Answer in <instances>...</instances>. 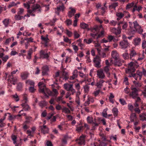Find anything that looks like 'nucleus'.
<instances>
[{"instance_id":"obj_55","label":"nucleus","mask_w":146,"mask_h":146,"mask_svg":"<svg viewBox=\"0 0 146 146\" xmlns=\"http://www.w3.org/2000/svg\"><path fill=\"white\" fill-rule=\"evenodd\" d=\"M17 116L16 115H12L9 116V119L10 120H13L16 118Z\"/></svg>"},{"instance_id":"obj_28","label":"nucleus","mask_w":146,"mask_h":146,"mask_svg":"<svg viewBox=\"0 0 146 146\" xmlns=\"http://www.w3.org/2000/svg\"><path fill=\"white\" fill-rule=\"evenodd\" d=\"M23 128L24 131H25L29 127V123L24 122L22 124Z\"/></svg>"},{"instance_id":"obj_7","label":"nucleus","mask_w":146,"mask_h":146,"mask_svg":"<svg viewBox=\"0 0 146 146\" xmlns=\"http://www.w3.org/2000/svg\"><path fill=\"white\" fill-rule=\"evenodd\" d=\"M129 43L126 40H123L119 42V45L121 48L123 49H125L129 45Z\"/></svg>"},{"instance_id":"obj_45","label":"nucleus","mask_w":146,"mask_h":146,"mask_svg":"<svg viewBox=\"0 0 146 146\" xmlns=\"http://www.w3.org/2000/svg\"><path fill=\"white\" fill-rule=\"evenodd\" d=\"M20 15H15V19L16 20H20L22 18H23V16H20Z\"/></svg>"},{"instance_id":"obj_5","label":"nucleus","mask_w":146,"mask_h":146,"mask_svg":"<svg viewBox=\"0 0 146 146\" xmlns=\"http://www.w3.org/2000/svg\"><path fill=\"white\" fill-rule=\"evenodd\" d=\"M97 77L101 79H104L105 78V75L104 72L103 70L100 69L97 71Z\"/></svg>"},{"instance_id":"obj_53","label":"nucleus","mask_w":146,"mask_h":146,"mask_svg":"<svg viewBox=\"0 0 146 146\" xmlns=\"http://www.w3.org/2000/svg\"><path fill=\"white\" fill-rule=\"evenodd\" d=\"M134 5V3L133 2H132L131 3H129L126 6V9H129L132 7H133Z\"/></svg>"},{"instance_id":"obj_60","label":"nucleus","mask_w":146,"mask_h":146,"mask_svg":"<svg viewBox=\"0 0 146 146\" xmlns=\"http://www.w3.org/2000/svg\"><path fill=\"white\" fill-rule=\"evenodd\" d=\"M22 88V83H19L17 86V89L18 90H20Z\"/></svg>"},{"instance_id":"obj_15","label":"nucleus","mask_w":146,"mask_h":146,"mask_svg":"<svg viewBox=\"0 0 146 146\" xmlns=\"http://www.w3.org/2000/svg\"><path fill=\"white\" fill-rule=\"evenodd\" d=\"M64 9V6L63 5L61 6H60L58 7L57 8L55 9V13L58 15H59L60 12L61 11H63Z\"/></svg>"},{"instance_id":"obj_17","label":"nucleus","mask_w":146,"mask_h":146,"mask_svg":"<svg viewBox=\"0 0 146 146\" xmlns=\"http://www.w3.org/2000/svg\"><path fill=\"white\" fill-rule=\"evenodd\" d=\"M70 11L68 12V15L69 17L71 18L76 13V10L72 7H70Z\"/></svg>"},{"instance_id":"obj_56","label":"nucleus","mask_w":146,"mask_h":146,"mask_svg":"<svg viewBox=\"0 0 146 146\" xmlns=\"http://www.w3.org/2000/svg\"><path fill=\"white\" fill-rule=\"evenodd\" d=\"M142 47L143 49L145 48H146V41L145 40L142 41Z\"/></svg>"},{"instance_id":"obj_47","label":"nucleus","mask_w":146,"mask_h":146,"mask_svg":"<svg viewBox=\"0 0 146 146\" xmlns=\"http://www.w3.org/2000/svg\"><path fill=\"white\" fill-rule=\"evenodd\" d=\"M32 117H25V119L26 120L25 121V122H26V123H29L32 120Z\"/></svg>"},{"instance_id":"obj_42","label":"nucleus","mask_w":146,"mask_h":146,"mask_svg":"<svg viewBox=\"0 0 146 146\" xmlns=\"http://www.w3.org/2000/svg\"><path fill=\"white\" fill-rule=\"evenodd\" d=\"M3 22L5 26L7 27L9 24V20L8 19H5L3 21Z\"/></svg>"},{"instance_id":"obj_24","label":"nucleus","mask_w":146,"mask_h":146,"mask_svg":"<svg viewBox=\"0 0 146 146\" xmlns=\"http://www.w3.org/2000/svg\"><path fill=\"white\" fill-rule=\"evenodd\" d=\"M52 90L53 93L51 92V91H50V94H48L49 95H50L54 96H56L58 94V92L56 89L54 88H53Z\"/></svg>"},{"instance_id":"obj_59","label":"nucleus","mask_w":146,"mask_h":146,"mask_svg":"<svg viewBox=\"0 0 146 146\" xmlns=\"http://www.w3.org/2000/svg\"><path fill=\"white\" fill-rule=\"evenodd\" d=\"M24 12V9L22 8H20L17 12V15H21Z\"/></svg>"},{"instance_id":"obj_62","label":"nucleus","mask_w":146,"mask_h":146,"mask_svg":"<svg viewBox=\"0 0 146 146\" xmlns=\"http://www.w3.org/2000/svg\"><path fill=\"white\" fill-rule=\"evenodd\" d=\"M92 40L91 38L89 39L88 40L86 39H85L84 40V41L86 42L87 43L89 44L91 43L92 41Z\"/></svg>"},{"instance_id":"obj_20","label":"nucleus","mask_w":146,"mask_h":146,"mask_svg":"<svg viewBox=\"0 0 146 146\" xmlns=\"http://www.w3.org/2000/svg\"><path fill=\"white\" fill-rule=\"evenodd\" d=\"M21 105L25 111H29L31 109V108L29 106L25 103H22L21 104Z\"/></svg>"},{"instance_id":"obj_16","label":"nucleus","mask_w":146,"mask_h":146,"mask_svg":"<svg viewBox=\"0 0 146 146\" xmlns=\"http://www.w3.org/2000/svg\"><path fill=\"white\" fill-rule=\"evenodd\" d=\"M111 55L112 57L115 60H118L119 55L116 51H113L111 52Z\"/></svg>"},{"instance_id":"obj_54","label":"nucleus","mask_w":146,"mask_h":146,"mask_svg":"<svg viewBox=\"0 0 146 146\" xmlns=\"http://www.w3.org/2000/svg\"><path fill=\"white\" fill-rule=\"evenodd\" d=\"M74 37L75 38H77L80 36V35L76 31H74Z\"/></svg>"},{"instance_id":"obj_44","label":"nucleus","mask_w":146,"mask_h":146,"mask_svg":"<svg viewBox=\"0 0 146 146\" xmlns=\"http://www.w3.org/2000/svg\"><path fill=\"white\" fill-rule=\"evenodd\" d=\"M118 4L117 3H115L111 4L109 6V7L115 9L117 6H118Z\"/></svg>"},{"instance_id":"obj_52","label":"nucleus","mask_w":146,"mask_h":146,"mask_svg":"<svg viewBox=\"0 0 146 146\" xmlns=\"http://www.w3.org/2000/svg\"><path fill=\"white\" fill-rule=\"evenodd\" d=\"M133 83L134 84L135 86L137 87H140L141 86V84L140 83L137 82L135 81H133Z\"/></svg>"},{"instance_id":"obj_30","label":"nucleus","mask_w":146,"mask_h":146,"mask_svg":"<svg viewBox=\"0 0 146 146\" xmlns=\"http://www.w3.org/2000/svg\"><path fill=\"white\" fill-rule=\"evenodd\" d=\"M112 112L114 116H117L118 114V110L116 108H114L112 109Z\"/></svg>"},{"instance_id":"obj_18","label":"nucleus","mask_w":146,"mask_h":146,"mask_svg":"<svg viewBox=\"0 0 146 146\" xmlns=\"http://www.w3.org/2000/svg\"><path fill=\"white\" fill-rule=\"evenodd\" d=\"M77 143L78 144L80 145H84L85 143L84 136L83 135L81 136L77 141Z\"/></svg>"},{"instance_id":"obj_49","label":"nucleus","mask_w":146,"mask_h":146,"mask_svg":"<svg viewBox=\"0 0 146 146\" xmlns=\"http://www.w3.org/2000/svg\"><path fill=\"white\" fill-rule=\"evenodd\" d=\"M11 137L12 140L13 141L14 143L15 144L16 143L17 137L14 135H12L11 136Z\"/></svg>"},{"instance_id":"obj_3","label":"nucleus","mask_w":146,"mask_h":146,"mask_svg":"<svg viewBox=\"0 0 146 146\" xmlns=\"http://www.w3.org/2000/svg\"><path fill=\"white\" fill-rule=\"evenodd\" d=\"M64 88L68 91H70L71 94L73 95L76 92L75 90L73 87V85L69 84H65L64 85Z\"/></svg>"},{"instance_id":"obj_37","label":"nucleus","mask_w":146,"mask_h":146,"mask_svg":"<svg viewBox=\"0 0 146 146\" xmlns=\"http://www.w3.org/2000/svg\"><path fill=\"white\" fill-rule=\"evenodd\" d=\"M87 121L88 123H92L94 122L93 118L91 117L88 116L87 118Z\"/></svg>"},{"instance_id":"obj_50","label":"nucleus","mask_w":146,"mask_h":146,"mask_svg":"<svg viewBox=\"0 0 146 146\" xmlns=\"http://www.w3.org/2000/svg\"><path fill=\"white\" fill-rule=\"evenodd\" d=\"M66 33L69 37H70L72 36V32L67 29H66Z\"/></svg>"},{"instance_id":"obj_34","label":"nucleus","mask_w":146,"mask_h":146,"mask_svg":"<svg viewBox=\"0 0 146 146\" xmlns=\"http://www.w3.org/2000/svg\"><path fill=\"white\" fill-rule=\"evenodd\" d=\"M46 104L47 103L45 101H40L39 103V106L41 108H42L43 107L45 106L46 105Z\"/></svg>"},{"instance_id":"obj_13","label":"nucleus","mask_w":146,"mask_h":146,"mask_svg":"<svg viewBox=\"0 0 146 146\" xmlns=\"http://www.w3.org/2000/svg\"><path fill=\"white\" fill-rule=\"evenodd\" d=\"M111 31L116 35L119 34L121 33V29L120 28L117 29L115 28H112L110 29Z\"/></svg>"},{"instance_id":"obj_33","label":"nucleus","mask_w":146,"mask_h":146,"mask_svg":"<svg viewBox=\"0 0 146 146\" xmlns=\"http://www.w3.org/2000/svg\"><path fill=\"white\" fill-rule=\"evenodd\" d=\"M26 83L32 86H34L35 84V83L33 81L30 80H26Z\"/></svg>"},{"instance_id":"obj_51","label":"nucleus","mask_w":146,"mask_h":146,"mask_svg":"<svg viewBox=\"0 0 146 146\" xmlns=\"http://www.w3.org/2000/svg\"><path fill=\"white\" fill-rule=\"evenodd\" d=\"M29 90L30 92L31 93H33L36 90V89L34 88V86H32L29 87Z\"/></svg>"},{"instance_id":"obj_58","label":"nucleus","mask_w":146,"mask_h":146,"mask_svg":"<svg viewBox=\"0 0 146 146\" xmlns=\"http://www.w3.org/2000/svg\"><path fill=\"white\" fill-rule=\"evenodd\" d=\"M129 109L131 111H133V106L131 104H129L128 105Z\"/></svg>"},{"instance_id":"obj_48","label":"nucleus","mask_w":146,"mask_h":146,"mask_svg":"<svg viewBox=\"0 0 146 146\" xmlns=\"http://www.w3.org/2000/svg\"><path fill=\"white\" fill-rule=\"evenodd\" d=\"M108 144L107 143H105L104 141H100L99 142L100 146H106Z\"/></svg>"},{"instance_id":"obj_6","label":"nucleus","mask_w":146,"mask_h":146,"mask_svg":"<svg viewBox=\"0 0 146 146\" xmlns=\"http://www.w3.org/2000/svg\"><path fill=\"white\" fill-rule=\"evenodd\" d=\"M101 60L99 57L96 56L95 57L93 60V62L95 64V66L98 68H100L101 66L100 65Z\"/></svg>"},{"instance_id":"obj_64","label":"nucleus","mask_w":146,"mask_h":146,"mask_svg":"<svg viewBox=\"0 0 146 146\" xmlns=\"http://www.w3.org/2000/svg\"><path fill=\"white\" fill-rule=\"evenodd\" d=\"M23 5L24 7L27 8V9H29L30 8V4L29 2L27 3H24Z\"/></svg>"},{"instance_id":"obj_19","label":"nucleus","mask_w":146,"mask_h":146,"mask_svg":"<svg viewBox=\"0 0 146 146\" xmlns=\"http://www.w3.org/2000/svg\"><path fill=\"white\" fill-rule=\"evenodd\" d=\"M124 62V61L121 60L119 58L118 60H115L114 61V64L115 66H121L122 63Z\"/></svg>"},{"instance_id":"obj_11","label":"nucleus","mask_w":146,"mask_h":146,"mask_svg":"<svg viewBox=\"0 0 146 146\" xmlns=\"http://www.w3.org/2000/svg\"><path fill=\"white\" fill-rule=\"evenodd\" d=\"M40 7V6L39 5L36 4V5H34L32 7V9L28 10L27 11V12L31 14L32 13L35 12L36 9H39Z\"/></svg>"},{"instance_id":"obj_29","label":"nucleus","mask_w":146,"mask_h":146,"mask_svg":"<svg viewBox=\"0 0 146 146\" xmlns=\"http://www.w3.org/2000/svg\"><path fill=\"white\" fill-rule=\"evenodd\" d=\"M76 130L78 132H80L83 128V126L81 125V123H79L78 125L76 126Z\"/></svg>"},{"instance_id":"obj_32","label":"nucleus","mask_w":146,"mask_h":146,"mask_svg":"<svg viewBox=\"0 0 146 146\" xmlns=\"http://www.w3.org/2000/svg\"><path fill=\"white\" fill-rule=\"evenodd\" d=\"M80 27L81 28L83 29H86L88 28V25L85 23H81Z\"/></svg>"},{"instance_id":"obj_21","label":"nucleus","mask_w":146,"mask_h":146,"mask_svg":"<svg viewBox=\"0 0 146 146\" xmlns=\"http://www.w3.org/2000/svg\"><path fill=\"white\" fill-rule=\"evenodd\" d=\"M105 81L103 80H100L97 82L96 86L99 88H101L103 86V84L105 82Z\"/></svg>"},{"instance_id":"obj_41","label":"nucleus","mask_w":146,"mask_h":146,"mask_svg":"<svg viewBox=\"0 0 146 146\" xmlns=\"http://www.w3.org/2000/svg\"><path fill=\"white\" fill-rule=\"evenodd\" d=\"M137 74V76H139V80H140L142 76L143 73L141 72H140L139 70H138L137 71L136 73L135 74Z\"/></svg>"},{"instance_id":"obj_27","label":"nucleus","mask_w":146,"mask_h":146,"mask_svg":"<svg viewBox=\"0 0 146 146\" xmlns=\"http://www.w3.org/2000/svg\"><path fill=\"white\" fill-rule=\"evenodd\" d=\"M134 44L135 46H137L139 44L141 41V39L140 38H137L134 39Z\"/></svg>"},{"instance_id":"obj_8","label":"nucleus","mask_w":146,"mask_h":146,"mask_svg":"<svg viewBox=\"0 0 146 146\" xmlns=\"http://www.w3.org/2000/svg\"><path fill=\"white\" fill-rule=\"evenodd\" d=\"M131 90L132 92L130 95L133 98H136L138 96V90L135 88H132Z\"/></svg>"},{"instance_id":"obj_35","label":"nucleus","mask_w":146,"mask_h":146,"mask_svg":"<svg viewBox=\"0 0 146 146\" xmlns=\"http://www.w3.org/2000/svg\"><path fill=\"white\" fill-rule=\"evenodd\" d=\"M130 118L131 121L132 122H133L134 120L136 118V116L135 114L133 113H132L130 116Z\"/></svg>"},{"instance_id":"obj_25","label":"nucleus","mask_w":146,"mask_h":146,"mask_svg":"<svg viewBox=\"0 0 146 146\" xmlns=\"http://www.w3.org/2000/svg\"><path fill=\"white\" fill-rule=\"evenodd\" d=\"M116 15L117 17V19L119 21L124 16V14L121 12H118L116 13Z\"/></svg>"},{"instance_id":"obj_2","label":"nucleus","mask_w":146,"mask_h":146,"mask_svg":"<svg viewBox=\"0 0 146 146\" xmlns=\"http://www.w3.org/2000/svg\"><path fill=\"white\" fill-rule=\"evenodd\" d=\"M38 85L39 87V91L40 92L44 94H46L47 93L48 94H49L50 92V90L46 88L45 86V85L43 82H39Z\"/></svg>"},{"instance_id":"obj_4","label":"nucleus","mask_w":146,"mask_h":146,"mask_svg":"<svg viewBox=\"0 0 146 146\" xmlns=\"http://www.w3.org/2000/svg\"><path fill=\"white\" fill-rule=\"evenodd\" d=\"M50 55V52H47L45 50H41L40 52V58L48 59V58L49 57Z\"/></svg>"},{"instance_id":"obj_36","label":"nucleus","mask_w":146,"mask_h":146,"mask_svg":"<svg viewBox=\"0 0 146 146\" xmlns=\"http://www.w3.org/2000/svg\"><path fill=\"white\" fill-rule=\"evenodd\" d=\"M84 91L85 93H88L89 91L90 87L88 85H86L84 87Z\"/></svg>"},{"instance_id":"obj_23","label":"nucleus","mask_w":146,"mask_h":146,"mask_svg":"<svg viewBox=\"0 0 146 146\" xmlns=\"http://www.w3.org/2000/svg\"><path fill=\"white\" fill-rule=\"evenodd\" d=\"M42 74L43 75L47 74V72L48 71V68L47 66H44L42 68Z\"/></svg>"},{"instance_id":"obj_31","label":"nucleus","mask_w":146,"mask_h":146,"mask_svg":"<svg viewBox=\"0 0 146 146\" xmlns=\"http://www.w3.org/2000/svg\"><path fill=\"white\" fill-rule=\"evenodd\" d=\"M62 112H64L66 113H70V110L68 108L64 107L62 109Z\"/></svg>"},{"instance_id":"obj_57","label":"nucleus","mask_w":146,"mask_h":146,"mask_svg":"<svg viewBox=\"0 0 146 146\" xmlns=\"http://www.w3.org/2000/svg\"><path fill=\"white\" fill-rule=\"evenodd\" d=\"M63 96H61L56 99V101L58 102H59L60 101H61L62 100Z\"/></svg>"},{"instance_id":"obj_12","label":"nucleus","mask_w":146,"mask_h":146,"mask_svg":"<svg viewBox=\"0 0 146 146\" xmlns=\"http://www.w3.org/2000/svg\"><path fill=\"white\" fill-rule=\"evenodd\" d=\"M137 55L136 52L133 49H132L130 50L129 53L130 58L133 60L134 58Z\"/></svg>"},{"instance_id":"obj_9","label":"nucleus","mask_w":146,"mask_h":146,"mask_svg":"<svg viewBox=\"0 0 146 146\" xmlns=\"http://www.w3.org/2000/svg\"><path fill=\"white\" fill-rule=\"evenodd\" d=\"M41 133L44 134L48 133L49 129L46 125L40 126Z\"/></svg>"},{"instance_id":"obj_1","label":"nucleus","mask_w":146,"mask_h":146,"mask_svg":"<svg viewBox=\"0 0 146 146\" xmlns=\"http://www.w3.org/2000/svg\"><path fill=\"white\" fill-rule=\"evenodd\" d=\"M129 23L130 29H128V33L129 34H134L136 31H137L140 34L142 33L143 30L136 21H135L133 22L134 28L135 29V30L133 29V27H132V23L131 22H129Z\"/></svg>"},{"instance_id":"obj_46","label":"nucleus","mask_w":146,"mask_h":146,"mask_svg":"<svg viewBox=\"0 0 146 146\" xmlns=\"http://www.w3.org/2000/svg\"><path fill=\"white\" fill-rule=\"evenodd\" d=\"M94 122L92 123L93 124V127H92V129H95V126H98V124L96 122V119H94Z\"/></svg>"},{"instance_id":"obj_38","label":"nucleus","mask_w":146,"mask_h":146,"mask_svg":"<svg viewBox=\"0 0 146 146\" xmlns=\"http://www.w3.org/2000/svg\"><path fill=\"white\" fill-rule=\"evenodd\" d=\"M139 117L141 120L143 121L144 120L146 121V118L145 117V115H143V113L140 114L139 115Z\"/></svg>"},{"instance_id":"obj_63","label":"nucleus","mask_w":146,"mask_h":146,"mask_svg":"<svg viewBox=\"0 0 146 146\" xmlns=\"http://www.w3.org/2000/svg\"><path fill=\"white\" fill-rule=\"evenodd\" d=\"M117 22L113 20L111 21L110 22V24L111 25L113 26H115L117 24Z\"/></svg>"},{"instance_id":"obj_39","label":"nucleus","mask_w":146,"mask_h":146,"mask_svg":"<svg viewBox=\"0 0 146 146\" xmlns=\"http://www.w3.org/2000/svg\"><path fill=\"white\" fill-rule=\"evenodd\" d=\"M90 97L88 96L87 100L84 103V106H86L89 105L90 103Z\"/></svg>"},{"instance_id":"obj_43","label":"nucleus","mask_w":146,"mask_h":146,"mask_svg":"<svg viewBox=\"0 0 146 146\" xmlns=\"http://www.w3.org/2000/svg\"><path fill=\"white\" fill-rule=\"evenodd\" d=\"M102 29V25H100L99 26H96L94 29L95 31H99L100 30H101Z\"/></svg>"},{"instance_id":"obj_26","label":"nucleus","mask_w":146,"mask_h":146,"mask_svg":"<svg viewBox=\"0 0 146 146\" xmlns=\"http://www.w3.org/2000/svg\"><path fill=\"white\" fill-rule=\"evenodd\" d=\"M28 75L27 72H23L21 74V77L23 80H25L28 78Z\"/></svg>"},{"instance_id":"obj_61","label":"nucleus","mask_w":146,"mask_h":146,"mask_svg":"<svg viewBox=\"0 0 146 146\" xmlns=\"http://www.w3.org/2000/svg\"><path fill=\"white\" fill-rule=\"evenodd\" d=\"M13 97L15 99V100L17 102L19 101V96L17 94H16L15 95H13Z\"/></svg>"},{"instance_id":"obj_40","label":"nucleus","mask_w":146,"mask_h":146,"mask_svg":"<svg viewBox=\"0 0 146 146\" xmlns=\"http://www.w3.org/2000/svg\"><path fill=\"white\" fill-rule=\"evenodd\" d=\"M122 56L125 59H127L129 58L128 54L127 52H125L122 54Z\"/></svg>"},{"instance_id":"obj_22","label":"nucleus","mask_w":146,"mask_h":146,"mask_svg":"<svg viewBox=\"0 0 146 146\" xmlns=\"http://www.w3.org/2000/svg\"><path fill=\"white\" fill-rule=\"evenodd\" d=\"M105 72L106 73L107 75V76L108 77H110V73L109 72L110 69L109 66H106L104 68V70Z\"/></svg>"},{"instance_id":"obj_10","label":"nucleus","mask_w":146,"mask_h":146,"mask_svg":"<svg viewBox=\"0 0 146 146\" xmlns=\"http://www.w3.org/2000/svg\"><path fill=\"white\" fill-rule=\"evenodd\" d=\"M133 65V62H131L129 63L128 66V69L126 70V73H129L131 72L135 71L134 69L132 67Z\"/></svg>"},{"instance_id":"obj_14","label":"nucleus","mask_w":146,"mask_h":146,"mask_svg":"<svg viewBox=\"0 0 146 146\" xmlns=\"http://www.w3.org/2000/svg\"><path fill=\"white\" fill-rule=\"evenodd\" d=\"M9 80L10 82L13 84L15 85V82L17 81V79L16 78L14 77L12 75H10L9 76Z\"/></svg>"}]
</instances>
